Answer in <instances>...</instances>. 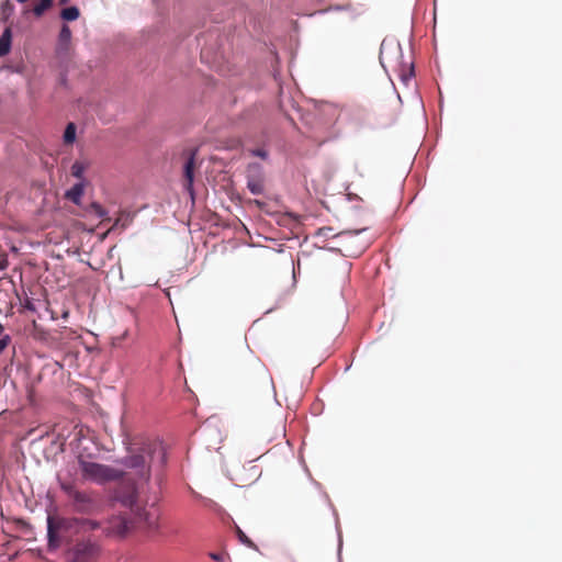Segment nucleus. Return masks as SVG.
Listing matches in <instances>:
<instances>
[{"mask_svg":"<svg viewBox=\"0 0 562 562\" xmlns=\"http://www.w3.org/2000/svg\"><path fill=\"white\" fill-rule=\"evenodd\" d=\"M167 461L166 450L159 441L146 440L133 443L125 465L134 471L139 481L147 483L151 471H161Z\"/></svg>","mask_w":562,"mask_h":562,"instance_id":"1","label":"nucleus"},{"mask_svg":"<svg viewBox=\"0 0 562 562\" xmlns=\"http://www.w3.org/2000/svg\"><path fill=\"white\" fill-rule=\"evenodd\" d=\"M60 488L71 499L78 513L90 515L100 510L101 504L97 493L79 491L71 482H61Z\"/></svg>","mask_w":562,"mask_h":562,"instance_id":"2","label":"nucleus"},{"mask_svg":"<svg viewBox=\"0 0 562 562\" xmlns=\"http://www.w3.org/2000/svg\"><path fill=\"white\" fill-rule=\"evenodd\" d=\"M78 464L81 477L85 481L104 484L110 481L119 480L122 476L121 471L105 464L88 461L82 456L78 458Z\"/></svg>","mask_w":562,"mask_h":562,"instance_id":"3","label":"nucleus"},{"mask_svg":"<svg viewBox=\"0 0 562 562\" xmlns=\"http://www.w3.org/2000/svg\"><path fill=\"white\" fill-rule=\"evenodd\" d=\"M124 506L130 507L132 520H134V527L140 526L148 530H156L158 528L159 509L151 505L149 508L140 507L136 503V496L133 492L123 501Z\"/></svg>","mask_w":562,"mask_h":562,"instance_id":"4","label":"nucleus"},{"mask_svg":"<svg viewBox=\"0 0 562 562\" xmlns=\"http://www.w3.org/2000/svg\"><path fill=\"white\" fill-rule=\"evenodd\" d=\"M100 546L90 538H82L75 543L66 552L67 562H97L100 557Z\"/></svg>","mask_w":562,"mask_h":562,"instance_id":"5","label":"nucleus"},{"mask_svg":"<svg viewBox=\"0 0 562 562\" xmlns=\"http://www.w3.org/2000/svg\"><path fill=\"white\" fill-rule=\"evenodd\" d=\"M134 528L130 507L117 515H112L104 521L102 535L106 538H123Z\"/></svg>","mask_w":562,"mask_h":562,"instance_id":"6","label":"nucleus"},{"mask_svg":"<svg viewBox=\"0 0 562 562\" xmlns=\"http://www.w3.org/2000/svg\"><path fill=\"white\" fill-rule=\"evenodd\" d=\"M364 229L360 231H346L341 232L337 235L340 240V244L346 248L348 256L356 257L363 252V250L368 247L367 240H361L359 235Z\"/></svg>","mask_w":562,"mask_h":562,"instance_id":"7","label":"nucleus"},{"mask_svg":"<svg viewBox=\"0 0 562 562\" xmlns=\"http://www.w3.org/2000/svg\"><path fill=\"white\" fill-rule=\"evenodd\" d=\"M66 521L60 518H54L48 516L47 518V537L48 547L50 549H57L60 546L59 531L65 527Z\"/></svg>","mask_w":562,"mask_h":562,"instance_id":"8","label":"nucleus"},{"mask_svg":"<svg viewBox=\"0 0 562 562\" xmlns=\"http://www.w3.org/2000/svg\"><path fill=\"white\" fill-rule=\"evenodd\" d=\"M194 168H195V157H194V154H191L190 157L187 159L184 167H183V188L190 194L192 200H194V189H193Z\"/></svg>","mask_w":562,"mask_h":562,"instance_id":"9","label":"nucleus"},{"mask_svg":"<svg viewBox=\"0 0 562 562\" xmlns=\"http://www.w3.org/2000/svg\"><path fill=\"white\" fill-rule=\"evenodd\" d=\"M256 173H249L247 177V188L252 194H262L265 191V179L259 167H256Z\"/></svg>","mask_w":562,"mask_h":562,"instance_id":"10","label":"nucleus"},{"mask_svg":"<svg viewBox=\"0 0 562 562\" xmlns=\"http://www.w3.org/2000/svg\"><path fill=\"white\" fill-rule=\"evenodd\" d=\"M85 192V186L82 182L76 183L71 189L65 193V198L72 203L80 205L81 198Z\"/></svg>","mask_w":562,"mask_h":562,"instance_id":"11","label":"nucleus"},{"mask_svg":"<svg viewBox=\"0 0 562 562\" xmlns=\"http://www.w3.org/2000/svg\"><path fill=\"white\" fill-rule=\"evenodd\" d=\"M12 34L10 29H5L0 36V57L9 54L11 49Z\"/></svg>","mask_w":562,"mask_h":562,"instance_id":"12","label":"nucleus"},{"mask_svg":"<svg viewBox=\"0 0 562 562\" xmlns=\"http://www.w3.org/2000/svg\"><path fill=\"white\" fill-rule=\"evenodd\" d=\"M80 11L77 7H68L61 10L60 16L65 21H75L79 18Z\"/></svg>","mask_w":562,"mask_h":562,"instance_id":"13","label":"nucleus"},{"mask_svg":"<svg viewBox=\"0 0 562 562\" xmlns=\"http://www.w3.org/2000/svg\"><path fill=\"white\" fill-rule=\"evenodd\" d=\"M76 130H77V127H76L75 123L70 122V123L67 124V126L65 128V132H64V136H63L64 143L66 145H70V144H72L75 142V139H76Z\"/></svg>","mask_w":562,"mask_h":562,"instance_id":"14","label":"nucleus"},{"mask_svg":"<svg viewBox=\"0 0 562 562\" xmlns=\"http://www.w3.org/2000/svg\"><path fill=\"white\" fill-rule=\"evenodd\" d=\"M59 45L67 47L71 40V30L68 25L64 24L59 32Z\"/></svg>","mask_w":562,"mask_h":562,"instance_id":"15","label":"nucleus"},{"mask_svg":"<svg viewBox=\"0 0 562 562\" xmlns=\"http://www.w3.org/2000/svg\"><path fill=\"white\" fill-rule=\"evenodd\" d=\"M81 527L85 530H90V531L101 530L102 531V528L104 527V521L101 522V521L94 520V519H83L81 521Z\"/></svg>","mask_w":562,"mask_h":562,"instance_id":"16","label":"nucleus"},{"mask_svg":"<svg viewBox=\"0 0 562 562\" xmlns=\"http://www.w3.org/2000/svg\"><path fill=\"white\" fill-rule=\"evenodd\" d=\"M53 5V0H40L37 4L33 8V13L36 16H42L46 10H48Z\"/></svg>","mask_w":562,"mask_h":562,"instance_id":"17","label":"nucleus"},{"mask_svg":"<svg viewBox=\"0 0 562 562\" xmlns=\"http://www.w3.org/2000/svg\"><path fill=\"white\" fill-rule=\"evenodd\" d=\"M87 212L93 213L98 218L104 220L106 216V211L102 207L101 204L97 202H92L88 207Z\"/></svg>","mask_w":562,"mask_h":562,"instance_id":"18","label":"nucleus"},{"mask_svg":"<svg viewBox=\"0 0 562 562\" xmlns=\"http://www.w3.org/2000/svg\"><path fill=\"white\" fill-rule=\"evenodd\" d=\"M86 171V165L81 161H75L71 166V175L77 179H82Z\"/></svg>","mask_w":562,"mask_h":562,"instance_id":"19","label":"nucleus"},{"mask_svg":"<svg viewBox=\"0 0 562 562\" xmlns=\"http://www.w3.org/2000/svg\"><path fill=\"white\" fill-rule=\"evenodd\" d=\"M239 540L249 548L257 549L256 544L240 530L237 531Z\"/></svg>","mask_w":562,"mask_h":562,"instance_id":"20","label":"nucleus"},{"mask_svg":"<svg viewBox=\"0 0 562 562\" xmlns=\"http://www.w3.org/2000/svg\"><path fill=\"white\" fill-rule=\"evenodd\" d=\"M11 342V338L9 335H4L0 338V353L3 352V350L9 346Z\"/></svg>","mask_w":562,"mask_h":562,"instance_id":"21","label":"nucleus"},{"mask_svg":"<svg viewBox=\"0 0 562 562\" xmlns=\"http://www.w3.org/2000/svg\"><path fill=\"white\" fill-rule=\"evenodd\" d=\"M226 554L225 553H210V558L216 562H224L226 560Z\"/></svg>","mask_w":562,"mask_h":562,"instance_id":"22","label":"nucleus"},{"mask_svg":"<svg viewBox=\"0 0 562 562\" xmlns=\"http://www.w3.org/2000/svg\"><path fill=\"white\" fill-rule=\"evenodd\" d=\"M251 154L262 159H266L268 157V153L265 149H255L251 151Z\"/></svg>","mask_w":562,"mask_h":562,"instance_id":"23","label":"nucleus"},{"mask_svg":"<svg viewBox=\"0 0 562 562\" xmlns=\"http://www.w3.org/2000/svg\"><path fill=\"white\" fill-rule=\"evenodd\" d=\"M260 372H261L263 382L266 384H269L271 382V379H270L269 374L267 373V371L263 368H261Z\"/></svg>","mask_w":562,"mask_h":562,"instance_id":"24","label":"nucleus"},{"mask_svg":"<svg viewBox=\"0 0 562 562\" xmlns=\"http://www.w3.org/2000/svg\"><path fill=\"white\" fill-rule=\"evenodd\" d=\"M413 76V68H411L408 75L402 74L401 77L404 81L408 80Z\"/></svg>","mask_w":562,"mask_h":562,"instance_id":"25","label":"nucleus"},{"mask_svg":"<svg viewBox=\"0 0 562 562\" xmlns=\"http://www.w3.org/2000/svg\"><path fill=\"white\" fill-rule=\"evenodd\" d=\"M3 329H4V328H3V326L0 324V336H1V335H2V333H3Z\"/></svg>","mask_w":562,"mask_h":562,"instance_id":"26","label":"nucleus"},{"mask_svg":"<svg viewBox=\"0 0 562 562\" xmlns=\"http://www.w3.org/2000/svg\"><path fill=\"white\" fill-rule=\"evenodd\" d=\"M69 0H60V3L64 4V3H67Z\"/></svg>","mask_w":562,"mask_h":562,"instance_id":"27","label":"nucleus"}]
</instances>
